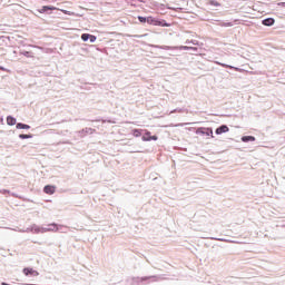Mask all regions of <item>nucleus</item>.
I'll return each instance as SVG.
<instances>
[{"label":"nucleus","mask_w":285,"mask_h":285,"mask_svg":"<svg viewBox=\"0 0 285 285\" xmlns=\"http://www.w3.org/2000/svg\"><path fill=\"white\" fill-rule=\"evenodd\" d=\"M52 230H59V228H57V223L49 224L48 227H40L39 225L33 224L27 229H20L19 233H35L36 235H39V233H50Z\"/></svg>","instance_id":"obj_1"},{"label":"nucleus","mask_w":285,"mask_h":285,"mask_svg":"<svg viewBox=\"0 0 285 285\" xmlns=\"http://www.w3.org/2000/svg\"><path fill=\"white\" fill-rule=\"evenodd\" d=\"M161 279V276L159 275H150V276H132L129 282L130 285H148V284H155V282H159Z\"/></svg>","instance_id":"obj_2"},{"label":"nucleus","mask_w":285,"mask_h":285,"mask_svg":"<svg viewBox=\"0 0 285 285\" xmlns=\"http://www.w3.org/2000/svg\"><path fill=\"white\" fill-rule=\"evenodd\" d=\"M151 48H157L158 50H197L195 47L188 46H166V45H151Z\"/></svg>","instance_id":"obj_3"},{"label":"nucleus","mask_w":285,"mask_h":285,"mask_svg":"<svg viewBox=\"0 0 285 285\" xmlns=\"http://www.w3.org/2000/svg\"><path fill=\"white\" fill-rule=\"evenodd\" d=\"M195 132L196 135H202L203 137H212V139L215 138L213 135V128L198 127Z\"/></svg>","instance_id":"obj_4"},{"label":"nucleus","mask_w":285,"mask_h":285,"mask_svg":"<svg viewBox=\"0 0 285 285\" xmlns=\"http://www.w3.org/2000/svg\"><path fill=\"white\" fill-rule=\"evenodd\" d=\"M159 139L158 135H154L148 129L142 131L141 141H157Z\"/></svg>","instance_id":"obj_5"},{"label":"nucleus","mask_w":285,"mask_h":285,"mask_svg":"<svg viewBox=\"0 0 285 285\" xmlns=\"http://www.w3.org/2000/svg\"><path fill=\"white\" fill-rule=\"evenodd\" d=\"M151 26H158L159 28H170V23L165 19L151 17Z\"/></svg>","instance_id":"obj_6"},{"label":"nucleus","mask_w":285,"mask_h":285,"mask_svg":"<svg viewBox=\"0 0 285 285\" xmlns=\"http://www.w3.org/2000/svg\"><path fill=\"white\" fill-rule=\"evenodd\" d=\"M97 130L92 129L90 127H86L81 130L78 131V137H80L81 139H83V137H87L88 135H92L95 134Z\"/></svg>","instance_id":"obj_7"},{"label":"nucleus","mask_w":285,"mask_h":285,"mask_svg":"<svg viewBox=\"0 0 285 285\" xmlns=\"http://www.w3.org/2000/svg\"><path fill=\"white\" fill-rule=\"evenodd\" d=\"M22 273H23V275H26V277H37V276H39V272H37L32 267H24L22 269Z\"/></svg>","instance_id":"obj_8"},{"label":"nucleus","mask_w":285,"mask_h":285,"mask_svg":"<svg viewBox=\"0 0 285 285\" xmlns=\"http://www.w3.org/2000/svg\"><path fill=\"white\" fill-rule=\"evenodd\" d=\"M52 10H58V8L55 6H42L40 9H38V12L40 14H50Z\"/></svg>","instance_id":"obj_9"},{"label":"nucleus","mask_w":285,"mask_h":285,"mask_svg":"<svg viewBox=\"0 0 285 285\" xmlns=\"http://www.w3.org/2000/svg\"><path fill=\"white\" fill-rule=\"evenodd\" d=\"M216 66H222V68H227L228 70H235V72H242V68L227 65L224 62L215 61Z\"/></svg>","instance_id":"obj_10"},{"label":"nucleus","mask_w":285,"mask_h":285,"mask_svg":"<svg viewBox=\"0 0 285 285\" xmlns=\"http://www.w3.org/2000/svg\"><path fill=\"white\" fill-rule=\"evenodd\" d=\"M43 193L46 195H55V193H57V186H55V185H46L43 187Z\"/></svg>","instance_id":"obj_11"},{"label":"nucleus","mask_w":285,"mask_h":285,"mask_svg":"<svg viewBox=\"0 0 285 285\" xmlns=\"http://www.w3.org/2000/svg\"><path fill=\"white\" fill-rule=\"evenodd\" d=\"M137 19L139 23H148V26H153V16H148V17L138 16Z\"/></svg>","instance_id":"obj_12"},{"label":"nucleus","mask_w":285,"mask_h":285,"mask_svg":"<svg viewBox=\"0 0 285 285\" xmlns=\"http://www.w3.org/2000/svg\"><path fill=\"white\" fill-rule=\"evenodd\" d=\"M230 128L228 125H220L215 129V135H224V132H229Z\"/></svg>","instance_id":"obj_13"},{"label":"nucleus","mask_w":285,"mask_h":285,"mask_svg":"<svg viewBox=\"0 0 285 285\" xmlns=\"http://www.w3.org/2000/svg\"><path fill=\"white\" fill-rule=\"evenodd\" d=\"M262 26H266L267 28H271L275 26V18H265L262 20Z\"/></svg>","instance_id":"obj_14"},{"label":"nucleus","mask_w":285,"mask_h":285,"mask_svg":"<svg viewBox=\"0 0 285 285\" xmlns=\"http://www.w3.org/2000/svg\"><path fill=\"white\" fill-rule=\"evenodd\" d=\"M17 130H30V125L24 122H18L16 124Z\"/></svg>","instance_id":"obj_15"},{"label":"nucleus","mask_w":285,"mask_h":285,"mask_svg":"<svg viewBox=\"0 0 285 285\" xmlns=\"http://www.w3.org/2000/svg\"><path fill=\"white\" fill-rule=\"evenodd\" d=\"M240 141L243 144H250V141H256L255 136H242Z\"/></svg>","instance_id":"obj_16"},{"label":"nucleus","mask_w":285,"mask_h":285,"mask_svg":"<svg viewBox=\"0 0 285 285\" xmlns=\"http://www.w3.org/2000/svg\"><path fill=\"white\" fill-rule=\"evenodd\" d=\"M57 10H60V12L62 14H68V17H81V14L75 13V12L66 10V9H57Z\"/></svg>","instance_id":"obj_17"},{"label":"nucleus","mask_w":285,"mask_h":285,"mask_svg":"<svg viewBox=\"0 0 285 285\" xmlns=\"http://www.w3.org/2000/svg\"><path fill=\"white\" fill-rule=\"evenodd\" d=\"M19 55H22L23 57H27V59L35 58V53L32 51L20 50Z\"/></svg>","instance_id":"obj_18"},{"label":"nucleus","mask_w":285,"mask_h":285,"mask_svg":"<svg viewBox=\"0 0 285 285\" xmlns=\"http://www.w3.org/2000/svg\"><path fill=\"white\" fill-rule=\"evenodd\" d=\"M7 125L17 126V118H14L13 116H7Z\"/></svg>","instance_id":"obj_19"},{"label":"nucleus","mask_w":285,"mask_h":285,"mask_svg":"<svg viewBox=\"0 0 285 285\" xmlns=\"http://www.w3.org/2000/svg\"><path fill=\"white\" fill-rule=\"evenodd\" d=\"M144 130L145 129H132L131 134L134 135V137H144Z\"/></svg>","instance_id":"obj_20"},{"label":"nucleus","mask_w":285,"mask_h":285,"mask_svg":"<svg viewBox=\"0 0 285 285\" xmlns=\"http://www.w3.org/2000/svg\"><path fill=\"white\" fill-rule=\"evenodd\" d=\"M19 139H32V134H20Z\"/></svg>","instance_id":"obj_21"},{"label":"nucleus","mask_w":285,"mask_h":285,"mask_svg":"<svg viewBox=\"0 0 285 285\" xmlns=\"http://www.w3.org/2000/svg\"><path fill=\"white\" fill-rule=\"evenodd\" d=\"M209 6H214L215 8L222 7V3H219L217 0H209Z\"/></svg>","instance_id":"obj_22"},{"label":"nucleus","mask_w":285,"mask_h":285,"mask_svg":"<svg viewBox=\"0 0 285 285\" xmlns=\"http://www.w3.org/2000/svg\"><path fill=\"white\" fill-rule=\"evenodd\" d=\"M220 27L222 28H233V22H222Z\"/></svg>","instance_id":"obj_23"},{"label":"nucleus","mask_w":285,"mask_h":285,"mask_svg":"<svg viewBox=\"0 0 285 285\" xmlns=\"http://www.w3.org/2000/svg\"><path fill=\"white\" fill-rule=\"evenodd\" d=\"M89 37H90V33H82L81 35V40L85 41V42L89 41Z\"/></svg>","instance_id":"obj_24"},{"label":"nucleus","mask_w":285,"mask_h":285,"mask_svg":"<svg viewBox=\"0 0 285 285\" xmlns=\"http://www.w3.org/2000/svg\"><path fill=\"white\" fill-rule=\"evenodd\" d=\"M89 41L90 43H95V41H97V36L89 33Z\"/></svg>","instance_id":"obj_25"},{"label":"nucleus","mask_w":285,"mask_h":285,"mask_svg":"<svg viewBox=\"0 0 285 285\" xmlns=\"http://www.w3.org/2000/svg\"><path fill=\"white\" fill-rule=\"evenodd\" d=\"M131 39H142V37H146V35H129Z\"/></svg>","instance_id":"obj_26"},{"label":"nucleus","mask_w":285,"mask_h":285,"mask_svg":"<svg viewBox=\"0 0 285 285\" xmlns=\"http://www.w3.org/2000/svg\"><path fill=\"white\" fill-rule=\"evenodd\" d=\"M279 8H285V2H278Z\"/></svg>","instance_id":"obj_27"},{"label":"nucleus","mask_w":285,"mask_h":285,"mask_svg":"<svg viewBox=\"0 0 285 285\" xmlns=\"http://www.w3.org/2000/svg\"><path fill=\"white\" fill-rule=\"evenodd\" d=\"M212 239H215L216 242H224V239H222V238H215V237H213Z\"/></svg>","instance_id":"obj_28"},{"label":"nucleus","mask_w":285,"mask_h":285,"mask_svg":"<svg viewBox=\"0 0 285 285\" xmlns=\"http://www.w3.org/2000/svg\"><path fill=\"white\" fill-rule=\"evenodd\" d=\"M8 193H10V190H8V189H4V190H3V194H4V195L8 194Z\"/></svg>","instance_id":"obj_29"},{"label":"nucleus","mask_w":285,"mask_h":285,"mask_svg":"<svg viewBox=\"0 0 285 285\" xmlns=\"http://www.w3.org/2000/svg\"><path fill=\"white\" fill-rule=\"evenodd\" d=\"M0 70L6 71V70H8V69H6L4 67H1V66H0Z\"/></svg>","instance_id":"obj_30"},{"label":"nucleus","mask_w":285,"mask_h":285,"mask_svg":"<svg viewBox=\"0 0 285 285\" xmlns=\"http://www.w3.org/2000/svg\"><path fill=\"white\" fill-rule=\"evenodd\" d=\"M1 285H10V283L2 282Z\"/></svg>","instance_id":"obj_31"},{"label":"nucleus","mask_w":285,"mask_h":285,"mask_svg":"<svg viewBox=\"0 0 285 285\" xmlns=\"http://www.w3.org/2000/svg\"><path fill=\"white\" fill-rule=\"evenodd\" d=\"M0 124H3V117H0Z\"/></svg>","instance_id":"obj_32"}]
</instances>
